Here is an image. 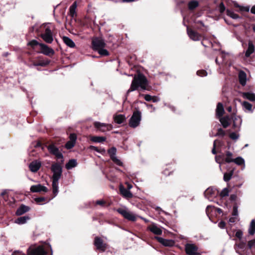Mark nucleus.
Segmentation results:
<instances>
[{
	"instance_id": "nucleus-56",
	"label": "nucleus",
	"mask_w": 255,
	"mask_h": 255,
	"mask_svg": "<svg viewBox=\"0 0 255 255\" xmlns=\"http://www.w3.org/2000/svg\"><path fill=\"white\" fill-rule=\"evenodd\" d=\"M1 196L2 197L3 200L5 201V202H7L8 200V196L7 195V193L6 191H3L1 193Z\"/></svg>"
},
{
	"instance_id": "nucleus-54",
	"label": "nucleus",
	"mask_w": 255,
	"mask_h": 255,
	"mask_svg": "<svg viewBox=\"0 0 255 255\" xmlns=\"http://www.w3.org/2000/svg\"><path fill=\"white\" fill-rule=\"evenodd\" d=\"M34 201L38 204H40L41 202L46 201V198L44 197H37L34 198Z\"/></svg>"
},
{
	"instance_id": "nucleus-6",
	"label": "nucleus",
	"mask_w": 255,
	"mask_h": 255,
	"mask_svg": "<svg viewBox=\"0 0 255 255\" xmlns=\"http://www.w3.org/2000/svg\"><path fill=\"white\" fill-rule=\"evenodd\" d=\"M40 36L47 43L50 44L53 41V33L48 26L46 27L45 30L41 33Z\"/></svg>"
},
{
	"instance_id": "nucleus-60",
	"label": "nucleus",
	"mask_w": 255,
	"mask_h": 255,
	"mask_svg": "<svg viewBox=\"0 0 255 255\" xmlns=\"http://www.w3.org/2000/svg\"><path fill=\"white\" fill-rule=\"evenodd\" d=\"M225 134V131L221 128H220L218 129V132L217 133V135H221L224 136Z\"/></svg>"
},
{
	"instance_id": "nucleus-57",
	"label": "nucleus",
	"mask_w": 255,
	"mask_h": 255,
	"mask_svg": "<svg viewBox=\"0 0 255 255\" xmlns=\"http://www.w3.org/2000/svg\"><path fill=\"white\" fill-rule=\"evenodd\" d=\"M239 135L235 132H232L230 134L229 137L233 140H236L239 138Z\"/></svg>"
},
{
	"instance_id": "nucleus-61",
	"label": "nucleus",
	"mask_w": 255,
	"mask_h": 255,
	"mask_svg": "<svg viewBox=\"0 0 255 255\" xmlns=\"http://www.w3.org/2000/svg\"><path fill=\"white\" fill-rule=\"evenodd\" d=\"M226 9L225 6L223 2H221L219 5V10L221 13H223Z\"/></svg>"
},
{
	"instance_id": "nucleus-15",
	"label": "nucleus",
	"mask_w": 255,
	"mask_h": 255,
	"mask_svg": "<svg viewBox=\"0 0 255 255\" xmlns=\"http://www.w3.org/2000/svg\"><path fill=\"white\" fill-rule=\"evenodd\" d=\"M155 238L159 243L165 247H171L175 244V242L172 240L165 239L159 237H156Z\"/></svg>"
},
{
	"instance_id": "nucleus-49",
	"label": "nucleus",
	"mask_w": 255,
	"mask_h": 255,
	"mask_svg": "<svg viewBox=\"0 0 255 255\" xmlns=\"http://www.w3.org/2000/svg\"><path fill=\"white\" fill-rule=\"evenodd\" d=\"M197 75L200 77H204L207 75V72L205 70H199L197 71Z\"/></svg>"
},
{
	"instance_id": "nucleus-12",
	"label": "nucleus",
	"mask_w": 255,
	"mask_h": 255,
	"mask_svg": "<svg viewBox=\"0 0 255 255\" xmlns=\"http://www.w3.org/2000/svg\"><path fill=\"white\" fill-rule=\"evenodd\" d=\"M42 43H39L36 40L33 39L27 43V46L31 47V48L35 52L37 53H41V45Z\"/></svg>"
},
{
	"instance_id": "nucleus-47",
	"label": "nucleus",
	"mask_w": 255,
	"mask_h": 255,
	"mask_svg": "<svg viewBox=\"0 0 255 255\" xmlns=\"http://www.w3.org/2000/svg\"><path fill=\"white\" fill-rule=\"evenodd\" d=\"M77 7L76 2H74L72 5L70 7V12L72 16H74V14L75 13V9Z\"/></svg>"
},
{
	"instance_id": "nucleus-17",
	"label": "nucleus",
	"mask_w": 255,
	"mask_h": 255,
	"mask_svg": "<svg viewBox=\"0 0 255 255\" xmlns=\"http://www.w3.org/2000/svg\"><path fill=\"white\" fill-rule=\"evenodd\" d=\"M30 189V191L33 193L40 192L41 191L47 192L48 191L47 187L40 184L31 186Z\"/></svg>"
},
{
	"instance_id": "nucleus-53",
	"label": "nucleus",
	"mask_w": 255,
	"mask_h": 255,
	"mask_svg": "<svg viewBox=\"0 0 255 255\" xmlns=\"http://www.w3.org/2000/svg\"><path fill=\"white\" fill-rule=\"evenodd\" d=\"M69 140L73 141L75 143H76V141L77 140V135L75 133H71L69 135Z\"/></svg>"
},
{
	"instance_id": "nucleus-64",
	"label": "nucleus",
	"mask_w": 255,
	"mask_h": 255,
	"mask_svg": "<svg viewBox=\"0 0 255 255\" xmlns=\"http://www.w3.org/2000/svg\"><path fill=\"white\" fill-rule=\"evenodd\" d=\"M226 225V224L224 221H221L219 223L218 226L220 228H221L222 229H224Z\"/></svg>"
},
{
	"instance_id": "nucleus-10",
	"label": "nucleus",
	"mask_w": 255,
	"mask_h": 255,
	"mask_svg": "<svg viewBox=\"0 0 255 255\" xmlns=\"http://www.w3.org/2000/svg\"><path fill=\"white\" fill-rule=\"evenodd\" d=\"M47 149L51 154L55 156L57 159L63 158V155L54 144L52 143L49 144L47 146Z\"/></svg>"
},
{
	"instance_id": "nucleus-55",
	"label": "nucleus",
	"mask_w": 255,
	"mask_h": 255,
	"mask_svg": "<svg viewBox=\"0 0 255 255\" xmlns=\"http://www.w3.org/2000/svg\"><path fill=\"white\" fill-rule=\"evenodd\" d=\"M223 157H224V155H219L216 156V157H215L216 161L218 163H221V162L222 160H224Z\"/></svg>"
},
{
	"instance_id": "nucleus-22",
	"label": "nucleus",
	"mask_w": 255,
	"mask_h": 255,
	"mask_svg": "<svg viewBox=\"0 0 255 255\" xmlns=\"http://www.w3.org/2000/svg\"><path fill=\"white\" fill-rule=\"evenodd\" d=\"M41 163L36 161H32L29 164V168L32 172H36L41 167Z\"/></svg>"
},
{
	"instance_id": "nucleus-27",
	"label": "nucleus",
	"mask_w": 255,
	"mask_h": 255,
	"mask_svg": "<svg viewBox=\"0 0 255 255\" xmlns=\"http://www.w3.org/2000/svg\"><path fill=\"white\" fill-rule=\"evenodd\" d=\"M89 138L91 141L96 143H102L106 141V137L105 136L90 135Z\"/></svg>"
},
{
	"instance_id": "nucleus-24",
	"label": "nucleus",
	"mask_w": 255,
	"mask_h": 255,
	"mask_svg": "<svg viewBox=\"0 0 255 255\" xmlns=\"http://www.w3.org/2000/svg\"><path fill=\"white\" fill-rule=\"evenodd\" d=\"M148 229L151 232L156 235H161L162 233L161 229L155 224L151 225Z\"/></svg>"
},
{
	"instance_id": "nucleus-39",
	"label": "nucleus",
	"mask_w": 255,
	"mask_h": 255,
	"mask_svg": "<svg viewBox=\"0 0 255 255\" xmlns=\"http://www.w3.org/2000/svg\"><path fill=\"white\" fill-rule=\"evenodd\" d=\"M249 234L250 235H254L255 233V220H252L249 229Z\"/></svg>"
},
{
	"instance_id": "nucleus-63",
	"label": "nucleus",
	"mask_w": 255,
	"mask_h": 255,
	"mask_svg": "<svg viewBox=\"0 0 255 255\" xmlns=\"http://www.w3.org/2000/svg\"><path fill=\"white\" fill-rule=\"evenodd\" d=\"M217 141V140H215L214 142V144H213V148L212 150V153L213 154H217V151H216V142Z\"/></svg>"
},
{
	"instance_id": "nucleus-18",
	"label": "nucleus",
	"mask_w": 255,
	"mask_h": 255,
	"mask_svg": "<svg viewBox=\"0 0 255 255\" xmlns=\"http://www.w3.org/2000/svg\"><path fill=\"white\" fill-rule=\"evenodd\" d=\"M219 118V121L222 124L224 128L228 127L231 123V116H226L225 117H221Z\"/></svg>"
},
{
	"instance_id": "nucleus-28",
	"label": "nucleus",
	"mask_w": 255,
	"mask_h": 255,
	"mask_svg": "<svg viewBox=\"0 0 255 255\" xmlns=\"http://www.w3.org/2000/svg\"><path fill=\"white\" fill-rule=\"evenodd\" d=\"M215 192L216 189H214L213 187H209L205 190L204 192V195L206 198L209 199L210 198L215 196Z\"/></svg>"
},
{
	"instance_id": "nucleus-48",
	"label": "nucleus",
	"mask_w": 255,
	"mask_h": 255,
	"mask_svg": "<svg viewBox=\"0 0 255 255\" xmlns=\"http://www.w3.org/2000/svg\"><path fill=\"white\" fill-rule=\"evenodd\" d=\"M111 159L117 165L121 166H123V162L120 160L118 159L116 156L112 157V158Z\"/></svg>"
},
{
	"instance_id": "nucleus-21",
	"label": "nucleus",
	"mask_w": 255,
	"mask_h": 255,
	"mask_svg": "<svg viewBox=\"0 0 255 255\" xmlns=\"http://www.w3.org/2000/svg\"><path fill=\"white\" fill-rule=\"evenodd\" d=\"M247 248L246 244L243 242L240 241L238 244H236L235 245V249L236 252L239 254L244 252Z\"/></svg>"
},
{
	"instance_id": "nucleus-33",
	"label": "nucleus",
	"mask_w": 255,
	"mask_h": 255,
	"mask_svg": "<svg viewBox=\"0 0 255 255\" xmlns=\"http://www.w3.org/2000/svg\"><path fill=\"white\" fill-rule=\"evenodd\" d=\"M51 169L53 172L62 173V166L60 164L58 163L53 164L51 166Z\"/></svg>"
},
{
	"instance_id": "nucleus-32",
	"label": "nucleus",
	"mask_w": 255,
	"mask_h": 255,
	"mask_svg": "<svg viewBox=\"0 0 255 255\" xmlns=\"http://www.w3.org/2000/svg\"><path fill=\"white\" fill-rule=\"evenodd\" d=\"M242 97L244 99L249 100L251 102L255 101V94L250 92H244L242 94Z\"/></svg>"
},
{
	"instance_id": "nucleus-26",
	"label": "nucleus",
	"mask_w": 255,
	"mask_h": 255,
	"mask_svg": "<svg viewBox=\"0 0 255 255\" xmlns=\"http://www.w3.org/2000/svg\"><path fill=\"white\" fill-rule=\"evenodd\" d=\"M239 81L240 84L244 86L247 82V74L243 71H241L239 73Z\"/></svg>"
},
{
	"instance_id": "nucleus-5",
	"label": "nucleus",
	"mask_w": 255,
	"mask_h": 255,
	"mask_svg": "<svg viewBox=\"0 0 255 255\" xmlns=\"http://www.w3.org/2000/svg\"><path fill=\"white\" fill-rule=\"evenodd\" d=\"M50 61V60L47 58L44 59L42 56L29 58V62L34 66H40L45 67L48 65Z\"/></svg>"
},
{
	"instance_id": "nucleus-36",
	"label": "nucleus",
	"mask_w": 255,
	"mask_h": 255,
	"mask_svg": "<svg viewBox=\"0 0 255 255\" xmlns=\"http://www.w3.org/2000/svg\"><path fill=\"white\" fill-rule=\"evenodd\" d=\"M30 219V218L28 216L20 217L15 220V223L20 225L23 224H25L27 221Z\"/></svg>"
},
{
	"instance_id": "nucleus-19",
	"label": "nucleus",
	"mask_w": 255,
	"mask_h": 255,
	"mask_svg": "<svg viewBox=\"0 0 255 255\" xmlns=\"http://www.w3.org/2000/svg\"><path fill=\"white\" fill-rule=\"evenodd\" d=\"M30 208L29 206H26L24 204H21L16 211L15 215L17 216H20L23 214L29 211Z\"/></svg>"
},
{
	"instance_id": "nucleus-23",
	"label": "nucleus",
	"mask_w": 255,
	"mask_h": 255,
	"mask_svg": "<svg viewBox=\"0 0 255 255\" xmlns=\"http://www.w3.org/2000/svg\"><path fill=\"white\" fill-rule=\"evenodd\" d=\"M255 51V46L253 42L249 40L248 42V47L245 53V56L247 58L249 57Z\"/></svg>"
},
{
	"instance_id": "nucleus-41",
	"label": "nucleus",
	"mask_w": 255,
	"mask_h": 255,
	"mask_svg": "<svg viewBox=\"0 0 255 255\" xmlns=\"http://www.w3.org/2000/svg\"><path fill=\"white\" fill-rule=\"evenodd\" d=\"M226 14L228 16L231 17L233 19H238L240 18V16L238 14L234 13V11L229 9H227Z\"/></svg>"
},
{
	"instance_id": "nucleus-59",
	"label": "nucleus",
	"mask_w": 255,
	"mask_h": 255,
	"mask_svg": "<svg viewBox=\"0 0 255 255\" xmlns=\"http://www.w3.org/2000/svg\"><path fill=\"white\" fill-rule=\"evenodd\" d=\"M242 236H243V232L241 230H238L235 234L236 237L238 238L240 240H241V239L242 238Z\"/></svg>"
},
{
	"instance_id": "nucleus-38",
	"label": "nucleus",
	"mask_w": 255,
	"mask_h": 255,
	"mask_svg": "<svg viewBox=\"0 0 255 255\" xmlns=\"http://www.w3.org/2000/svg\"><path fill=\"white\" fill-rule=\"evenodd\" d=\"M226 158L224 159V161L226 163H230L233 162V158H232L233 156V153L229 151H226Z\"/></svg>"
},
{
	"instance_id": "nucleus-44",
	"label": "nucleus",
	"mask_w": 255,
	"mask_h": 255,
	"mask_svg": "<svg viewBox=\"0 0 255 255\" xmlns=\"http://www.w3.org/2000/svg\"><path fill=\"white\" fill-rule=\"evenodd\" d=\"M75 144L73 141L69 140L65 144V147L67 149H70L75 145Z\"/></svg>"
},
{
	"instance_id": "nucleus-35",
	"label": "nucleus",
	"mask_w": 255,
	"mask_h": 255,
	"mask_svg": "<svg viewBox=\"0 0 255 255\" xmlns=\"http://www.w3.org/2000/svg\"><path fill=\"white\" fill-rule=\"evenodd\" d=\"M199 6V2L198 1L193 0L188 2V7L190 10H193Z\"/></svg>"
},
{
	"instance_id": "nucleus-31",
	"label": "nucleus",
	"mask_w": 255,
	"mask_h": 255,
	"mask_svg": "<svg viewBox=\"0 0 255 255\" xmlns=\"http://www.w3.org/2000/svg\"><path fill=\"white\" fill-rule=\"evenodd\" d=\"M114 120L118 124H121L126 121V117L124 115H117L114 116Z\"/></svg>"
},
{
	"instance_id": "nucleus-29",
	"label": "nucleus",
	"mask_w": 255,
	"mask_h": 255,
	"mask_svg": "<svg viewBox=\"0 0 255 255\" xmlns=\"http://www.w3.org/2000/svg\"><path fill=\"white\" fill-rule=\"evenodd\" d=\"M242 106L246 112L253 113L255 108H253V105L247 101H244L242 103Z\"/></svg>"
},
{
	"instance_id": "nucleus-1",
	"label": "nucleus",
	"mask_w": 255,
	"mask_h": 255,
	"mask_svg": "<svg viewBox=\"0 0 255 255\" xmlns=\"http://www.w3.org/2000/svg\"><path fill=\"white\" fill-rule=\"evenodd\" d=\"M152 90V88L149 85L146 77L142 73L138 72L134 75L127 94L135 90L151 91Z\"/></svg>"
},
{
	"instance_id": "nucleus-45",
	"label": "nucleus",
	"mask_w": 255,
	"mask_h": 255,
	"mask_svg": "<svg viewBox=\"0 0 255 255\" xmlns=\"http://www.w3.org/2000/svg\"><path fill=\"white\" fill-rule=\"evenodd\" d=\"M52 180L58 181L60 178L62 173L59 172H53Z\"/></svg>"
},
{
	"instance_id": "nucleus-14",
	"label": "nucleus",
	"mask_w": 255,
	"mask_h": 255,
	"mask_svg": "<svg viewBox=\"0 0 255 255\" xmlns=\"http://www.w3.org/2000/svg\"><path fill=\"white\" fill-rule=\"evenodd\" d=\"M187 32L189 37L193 40H199L202 37V35L200 34L189 28L188 27L187 28Z\"/></svg>"
},
{
	"instance_id": "nucleus-34",
	"label": "nucleus",
	"mask_w": 255,
	"mask_h": 255,
	"mask_svg": "<svg viewBox=\"0 0 255 255\" xmlns=\"http://www.w3.org/2000/svg\"><path fill=\"white\" fill-rule=\"evenodd\" d=\"M63 40L64 42L70 48H74L75 46V43L68 37L63 36Z\"/></svg>"
},
{
	"instance_id": "nucleus-30",
	"label": "nucleus",
	"mask_w": 255,
	"mask_h": 255,
	"mask_svg": "<svg viewBox=\"0 0 255 255\" xmlns=\"http://www.w3.org/2000/svg\"><path fill=\"white\" fill-rule=\"evenodd\" d=\"M78 163L75 159H71L66 164L65 167L67 170L71 169L77 166Z\"/></svg>"
},
{
	"instance_id": "nucleus-25",
	"label": "nucleus",
	"mask_w": 255,
	"mask_h": 255,
	"mask_svg": "<svg viewBox=\"0 0 255 255\" xmlns=\"http://www.w3.org/2000/svg\"><path fill=\"white\" fill-rule=\"evenodd\" d=\"M225 113V110L223 105L221 103H219L217 104L216 110V114L217 117L220 118L223 116Z\"/></svg>"
},
{
	"instance_id": "nucleus-46",
	"label": "nucleus",
	"mask_w": 255,
	"mask_h": 255,
	"mask_svg": "<svg viewBox=\"0 0 255 255\" xmlns=\"http://www.w3.org/2000/svg\"><path fill=\"white\" fill-rule=\"evenodd\" d=\"M229 189L227 188H225L220 192V196L222 198L228 196L229 195Z\"/></svg>"
},
{
	"instance_id": "nucleus-43",
	"label": "nucleus",
	"mask_w": 255,
	"mask_h": 255,
	"mask_svg": "<svg viewBox=\"0 0 255 255\" xmlns=\"http://www.w3.org/2000/svg\"><path fill=\"white\" fill-rule=\"evenodd\" d=\"M116 152H117V149L115 147H112L110 148L108 151V152L111 158H112V157L115 156Z\"/></svg>"
},
{
	"instance_id": "nucleus-58",
	"label": "nucleus",
	"mask_w": 255,
	"mask_h": 255,
	"mask_svg": "<svg viewBox=\"0 0 255 255\" xmlns=\"http://www.w3.org/2000/svg\"><path fill=\"white\" fill-rule=\"evenodd\" d=\"M141 95L143 96L144 99H145V100L146 101L150 102V101H151V100L152 99V96L150 95H148V94H146V95L142 94Z\"/></svg>"
},
{
	"instance_id": "nucleus-11",
	"label": "nucleus",
	"mask_w": 255,
	"mask_h": 255,
	"mask_svg": "<svg viewBox=\"0 0 255 255\" xmlns=\"http://www.w3.org/2000/svg\"><path fill=\"white\" fill-rule=\"evenodd\" d=\"M185 250L188 255H201L198 252V248L195 244H186Z\"/></svg>"
},
{
	"instance_id": "nucleus-52",
	"label": "nucleus",
	"mask_w": 255,
	"mask_h": 255,
	"mask_svg": "<svg viewBox=\"0 0 255 255\" xmlns=\"http://www.w3.org/2000/svg\"><path fill=\"white\" fill-rule=\"evenodd\" d=\"M171 169V168H165L162 171V173L165 176H169V175H171L174 171L173 169L170 171Z\"/></svg>"
},
{
	"instance_id": "nucleus-9",
	"label": "nucleus",
	"mask_w": 255,
	"mask_h": 255,
	"mask_svg": "<svg viewBox=\"0 0 255 255\" xmlns=\"http://www.w3.org/2000/svg\"><path fill=\"white\" fill-rule=\"evenodd\" d=\"M93 125L97 130L101 132L110 131L113 128V126L111 124L102 123L99 122H95Z\"/></svg>"
},
{
	"instance_id": "nucleus-4",
	"label": "nucleus",
	"mask_w": 255,
	"mask_h": 255,
	"mask_svg": "<svg viewBox=\"0 0 255 255\" xmlns=\"http://www.w3.org/2000/svg\"><path fill=\"white\" fill-rule=\"evenodd\" d=\"M141 118V112L135 109L133 112L132 116L131 117L129 121V127L135 128L137 127L140 123Z\"/></svg>"
},
{
	"instance_id": "nucleus-16",
	"label": "nucleus",
	"mask_w": 255,
	"mask_h": 255,
	"mask_svg": "<svg viewBox=\"0 0 255 255\" xmlns=\"http://www.w3.org/2000/svg\"><path fill=\"white\" fill-rule=\"evenodd\" d=\"M120 192L121 194L126 199H130L132 198V193L128 189L125 188L122 185L120 186L119 188Z\"/></svg>"
},
{
	"instance_id": "nucleus-7",
	"label": "nucleus",
	"mask_w": 255,
	"mask_h": 255,
	"mask_svg": "<svg viewBox=\"0 0 255 255\" xmlns=\"http://www.w3.org/2000/svg\"><path fill=\"white\" fill-rule=\"evenodd\" d=\"M93 244L96 250L100 252H105L108 246V244L105 243L101 237L98 236L95 237Z\"/></svg>"
},
{
	"instance_id": "nucleus-62",
	"label": "nucleus",
	"mask_w": 255,
	"mask_h": 255,
	"mask_svg": "<svg viewBox=\"0 0 255 255\" xmlns=\"http://www.w3.org/2000/svg\"><path fill=\"white\" fill-rule=\"evenodd\" d=\"M237 7H240V10L241 11H246L248 12L249 11V7H245V6H240L238 5H237Z\"/></svg>"
},
{
	"instance_id": "nucleus-40",
	"label": "nucleus",
	"mask_w": 255,
	"mask_h": 255,
	"mask_svg": "<svg viewBox=\"0 0 255 255\" xmlns=\"http://www.w3.org/2000/svg\"><path fill=\"white\" fill-rule=\"evenodd\" d=\"M234 173V169L231 170L229 172H226L224 174V180L228 182L231 180Z\"/></svg>"
},
{
	"instance_id": "nucleus-50",
	"label": "nucleus",
	"mask_w": 255,
	"mask_h": 255,
	"mask_svg": "<svg viewBox=\"0 0 255 255\" xmlns=\"http://www.w3.org/2000/svg\"><path fill=\"white\" fill-rule=\"evenodd\" d=\"M96 205H99L103 207L107 206V202L104 200H100L96 201Z\"/></svg>"
},
{
	"instance_id": "nucleus-51",
	"label": "nucleus",
	"mask_w": 255,
	"mask_h": 255,
	"mask_svg": "<svg viewBox=\"0 0 255 255\" xmlns=\"http://www.w3.org/2000/svg\"><path fill=\"white\" fill-rule=\"evenodd\" d=\"M248 249L251 250L252 248H255V239L250 241L247 245Z\"/></svg>"
},
{
	"instance_id": "nucleus-3",
	"label": "nucleus",
	"mask_w": 255,
	"mask_h": 255,
	"mask_svg": "<svg viewBox=\"0 0 255 255\" xmlns=\"http://www.w3.org/2000/svg\"><path fill=\"white\" fill-rule=\"evenodd\" d=\"M28 255H46L47 252L42 246H31L27 251Z\"/></svg>"
},
{
	"instance_id": "nucleus-37",
	"label": "nucleus",
	"mask_w": 255,
	"mask_h": 255,
	"mask_svg": "<svg viewBox=\"0 0 255 255\" xmlns=\"http://www.w3.org/2000/svg\"><path fill=\"white\" fill-rule=\"evenodd\" d=\"M52 186L54 197H55L58 192V181L52 180Z\"/></svg>"
},
{
	"instance_id": "nucleus-20",
	"label": "nucleus",
	"mask_w": 255,
	"mask_h": 255,
	"mask_svg": "<svg viewBox=\"0 0 255 255\" xmlns=\"http://www.w3.org/2000/svg\"><path fill=\"white\" fill-rule=\"evenodd\" d=\"M231 122L233 121V127L234 128H238L241 124L242 120L240 117L237 116L235 114H233L231 116Z\"/></svg>"
},
{
	"instance_id": "nucleus-13",
	"label": "nucleus",
	"mask_w": 255,
	"mask_h": 255,
	"mask_svg": "<svg viewBox=\"0 0 255 255\" xmlns=\"http://www.w3.org/2000/svg\"><path fill=\"white\" fill-rule=\"evenodd\" d=\"M41 53L52 57L55 54L54 50L45 44L41 45Z\"/></svg>"
},
{
	"instance_id": "nucleus-42",
	"label": "nucleus",
	"mask_w": 255,
	"mask_h": 255,
	"mask_svg": "<svg viewBox=\"0 0 255 255\" xmlns=\"http://www.w3.org/2000/svg\"><path fill=\"white\" fill-rule=\"evenodd\" d=\"M233 162L239 165H242L245 163L244 159L241 157H238L235 159H233Z\"/></svg>"
},
{
	"instance_id": "nucleus-8",
	"label": "nucleus",
	"mask_w": 255,
	"mask_h": 255,
	"mask_svg": "<svg viewBox=\"0 0 255 255\" xmlns=\"http://www.w3.org/2000/svg\"><path fill=\"white\" fill-rule=\"evenodd\" d=\"M117 211L128 221L134 222L136 220V216L127 209L120 208L117 210Z\"/></svg>"
},
{
	"instance_id": "nucleus-2",
	"label": "nucleus",
	"mask_w": 255,
	"mask_h": 255,
	"mask_svg": "<svg viewBox=\"0 0 255 255\" xmlns=\"http://www.w3.org/2000/svg\"><path fill=\"white\" fill-rule=\"evenodd\" d=\"M106 46L104 40L99 37H95L92 39V49L97 51L101 56H107L110 55L109 52L105 48Z\"/></svg>"
}]
</instances>
